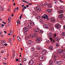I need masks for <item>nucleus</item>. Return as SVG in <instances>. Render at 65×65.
<instances>
[{"instance_id":"nucleus-1","label":"nucleus","mask_w":65,"mask_h":65,"mask_svg":"<svg viewBox=\"0 0 65 65\" xmlns=\"http://www.w3.org/2000/svg\"><path fill=\"white\" fill-rule=\"evenodd\" d=\"M54 62L55 64H60L61 63H62V62H61V61H57V59L56 58V56H54Z\"/></svg>"},{"instance_id":"nucleus-2","label":"nucleus","mask_w":65,"mask_h":65,"mask_svg":"<svg viewBox=\"0 0 65 65\" xmlns=\"http://www.w3.org/2000/svg\"><path fill=\"white\" fill-rule=\"evenodd\" d=\"M35 32H39V33H41V34H42V33H43V30H40V29L37 28H36L35 29Z\"/></svg>"},{"instance_id":"nucleus-3","label":"nucleus","mask_w":65,"mask_h":65,"mask_svg":"<svg viewBox=\"0 0 65 65\" xmlns=\"http://www.w3.org/2000/svg\"><path fill=\"white\" fill-rule=\"evenodd\" d=\"M34 9L35 10H37L38 11H39L41 9V8L40 6H37Z\"/></svg>"},{"instance_id":"nucleus-4","label":"nucleus","mask_w":65,"mask_h":65,"mask_svg":"<svg viewBox=\"0 0 65 65\" xmlns=\"http://www.w3.org/2000/svg\"><path fill=\"white\" fill-rule=\"evenodd\" d=\"M36 42L38 43H40L41 41H42L41 38H39L37 39L36 40Z\"/></svg>"},{"instance_id":"nucleus-5","label":"nucleus","mask_w":65,"mask_h":65,"mask_svg":"<svg viewBox=\"0 0 65 65\" xmlns=\"http://www.w3.org/2000/svg\"><path fill=\"white\" fill-rule=\"evenodd\" d=\"M45 16H42V18L43 19H46L47 20H48V16L45 14Z\"/></svg>"},{"instance_id":"nucleus-6","label":"nucleus","mask_w":65,"mask_h":65,"mask_svg":"<svg viewBox=\"0 0 65 65\" xmlns=\"http://www.w3.org/2000/svg\"><path fill=\"white\" fill-rule=\"evenodd\" d=\"M33 55L35 57H37L38 56V54L37 52H35L33 54Z\"/></svg>"},{"instance_id":"nucleus-7","label":"nucleus","mask_w":65,"mask_h":65,"mask_svg":"<svg viewBox=\"0 0 65 65\" xmlns=\"http://www.w3.org/2000/svg\"><path fill=\"white\" fill-rule=\"evenodd\" d=\"M46 50H44L42 51V54L43 55H44L45 54H46Z\"/></svg>"},{"instance_id":"nucleus-8","label":"nucleus","mask_w":65,"mask_h":65,"mask_svg":"<svg viewBox=\"0 0 65 65\" xmlns=\"http://www.w3.org/2000/svg\"><path fill=\"white\" fill-rule=\"evenodd\" d=\"M40 61H44V57L43 56L40 57L39 59Z\"/></svg>"},{"instance_id":"nucleus-9","label":"nucleus","mask_w":65,"mask_h":65,"mask_svg":"<svg viewBox=\"0 0 65 65\" xmlns=\"http://www.w3.org/2000/svg\"><path fill=\"white\" fill-rule=\"evenodd\" d=\"M28 44L29 45H32L33 44V42L31 40L28 41Z\"/></svg>"},{"instance_id":"nucleus-10","label":"nucleus","mask_w":65,"mask_h":65,"mask_svg":"<svg viewBox=\"0 0 65 65\" xmlns=\"http://www.w3.org/2000/svg\"><path fill=\"white\" fill-rule=\"evenodd\" d=\"M58 54H61L62 52V50L61 49H58L57 50Z\"/></svg>"},{"instance_id":"nucleus-11","label":"nucleus","mask_w":65,"mask_h":65,"mask_svg":"<svg viewBox=\"0 0 65 65\" xmlns=\"http://www.w3.org/2000/svg\"><path fill=\"white\" fill-rule=\"evenodd\" d=\"M33 63H34V62L33 61V60H31L29 62L28 64L29 65H32L33 64Z\"/></svg>"},{"instance_id":"nucleus-12","label":"nucleus","mask_w":65,"mask_h":65,"mask_svg":"<svg viewBox=\"0 0 65 65\" xmlns=\"http://www.w3.org/2000/svg\"><path fill=\"white\" fill-rule=\"evenodd\" d=\"M30 24L31 26H31L32 28V27H33V26H34V25H35V24H34V23L33 22H30Z\"/></svg>"},{"instance_id":"nucleus-13","label":"nucleus","mask_w":65,"mask_h":65,"mask_svg":"<svg viewBox=\"0 0 65 65\" xmlns=\"http://www.w3.org/2000/svg\"><path fill=\"white\" fill-rule=\"evenodd\" d=\"M24 31L25 32H28L29 31V29L27 27H25L24 28Z\"/></svg>"},{"instance_id":"nucleus-14","label":"nucleus","mask_w":65,"mask_h":65,"mask_svg":"<svg viewBox=\"0 0 65 65\" xmlns=\"http://www.w3.org/2000/svg\"><path fill=\"white\" fill-rule=\"evenodd\" d=\"M52 36L53 34L51 33H49L48 35V36L49 37H51V36Z\"/></svg>"},{"instance_id":"nucleus-15","label":"nucleus","mask_w":65,"mask_h":65,"mask_svg":"<svg viewBox=\"0 0 65 65\" xmlns=\"http://www.w3.org/2000/svg\"><path fill=\"white\" fill-rule=\"evenodd\" d=\"M26 26L27 27H28L29 28H32V26H30V25L28 23L27 24Z\"/></svg>"},{"instance_id":"nucleus-16","label":"nucleus","mask_w":65,"mask_h":65,"mask_svg":"<svg viewBox=\"0 0 65 65\" xmlns=\"http://www.w3.org/2000/svg\"><path fill=\"white\" fill-rule=\"evenodd\" d=\"M43 27L44 28H48L47 25L46 24H44Z\"/></svg>"},{"instance_id":"nucleus-17","label":"nucleus","mask_w":65,"mask_h":65,"mask_svg":"<svg viewBox=\"0 0 65 65\" xmlns=\"http://www.w3.org/2000/svg\"><path fill=\"white\" fill-rule=\"evenodd\" d=\"M1 43H5V42H6V41L4 40H1Z\"/></svg>"},{"instance_id":"nucleus-18","label":"nucleus","mask_w":65,"mask_h":65,"mask_svg":"<svg viewBox=\"0 0 65 65\" xmlns=\"http://www.w3.org/2000/svg\"><path fill=\"white\" fill-rule=\"evenodd\" d=\"M60 26V25L59 24H57L56 25L55 27L56 28H59V27Z\"/></svg>"},{"instance_id":"nucleus-19","label":"nucleus","mask_w":65,"mask_h":65,"mask_svg":"<svg viewBox=\"0 0 65 65\" xmlns=\"http://www.w3.org/2000/svg\"><path fill=\"white\" fill-rule=\"evenodd\" d=\"M59 18L60 19H62L63 18V15L61 14V15H60L59 16Z\"/></svg>"},{"instance_id":"nucleus-20","label":"nucleus","mask_w":65,"mask_h":65,"mask_svg":"<svg viewBox=\"0 0 65 65\" xmlns=\"http://www.w3.org/2000/svg\"><path fill=\"white\" fill-rule=\"evenodd\" d=\"M47 11L48 12H50V13L52 12V10L51 9H48L47 10Z\"/></svg>"},{"instance_id":"nucleus-21","label":"nucleus","mask_w":65,"mask_h":65,"mask_svg":"<svg viewBox=\"0 0 65 65\" xmlns=\"http://www.w3.org/2000/svg\"><path fill=\"white\" fill-rule=\"evenodd\" d=\"M55 20L54 19H51V22H52V23H54V22H55Z\"/></svg>"},{"instance_id":"nucleus-22","label":"nucleus","mask_w":65,"mask_h":65,"mask_svg":"<svg viewBox=\"0 0 65 65\" xmlns=\"http://www.w3.org/2000/svg\"><path fill=\"white\" fill-rule=\"evenodd\" d=\"M36 47L37 49L38 50H40V49L41 48V47L40 46H37Z\"/></svg>"},{"instance_id":"nucleus-23","label":"nucleus","mask_w":65,"mask_h":65,"mask_svg":"<svg viewBox=\"0 0 65 65\" xmlns=\"http://www.w3.org/2000/svg\"><path fill=\"white\" fill-rule=\"evenodd\" d=\"M31 35H29L28 36H26V38H27V39H29L30 38H31Z\"/></svg>"},{"instance_id":"nucleus-24","label":"nucleus","mask_w":65,"mask_h":65,"mask_svg":"<svg viewBox=\"0 0 65 65\" xmlns=\"http://www.w3.org/2000/svg\"><path fill=\"white\" fill-rule=\"evenodd\" d=\"M63 11L62 10H60L58 12V13L59 14H60V13H63Z\"/></svg>"},{"instance_id":"nucleus-25","label":"nucleus","mask_w":65,"mask_h":65,"mask_svg":"<svg viewBox=\"0 0 65 65\" xmlns=\"http://www.w3.org/2000/svg\"><path fill=\"white\" fill-rule=\"evenodd\" d=\"M31 51H35V48L33 47L31 48Z\"/></svg>"},{"instance_id":"nucleus-26","label":"nucleus","mask_w":65,"mask_h":65,"mask_svg":"<svg viewBox=\"0 0 65 65\" xmlns=\"http://www.w3.org/2000/svg\"><path fill=\"white\" fill-rule=\"evenodd\" d=\"M22 1L23 2H24V3H28V2H26V1H25V0H22Z\"/></svg>"},{"instance_id":"nucleus-27","label":"nucleus","mask_w":65,"mask_h":65,"mask_svg":"<svg viewBox=\"0 0 65 65\" xmlns=\"http://www.w3.org/2000/svg\"><path fill=\"white\" fill-rule=\"evenodd\" d=\"M59 40V38L58 37H57L56 38L55 40L56 41H58V40Z\"/></svg>"},{"instance_id":"nucleus-28","label":"nucleus","mask_w":65,"mask_h":65,"mask_svg":"<svg viewBox=\"0 0 65 65\" xmlns=\"http://www.w3.org/2000/svg\"><path fill=\"white\" fill-rule=\"evenodd\" d=\"M17 39L18 40H19V41H20L21 40V38L19 37H17Z\"/></svg>"},{"instance_id":"nucleus-29","label":"nucleus","mask_w":65,"mask_h":65,"mask_svg":"<svg viewBox=\"0 0 65 65\" xmlns=\"http://www.w3.org/2000/svg\"><path fill=\"white\" fill-rule=\"evenodd\" d=\"M48 25L50 27H52V24H51V23H48Z\"/></svg>"},{"instance_id":"nucleus-30","label":"nucleus","mask_w":65,"mask_h":65,"mask_svg":"<svg viewBox=\"0 0 65 65\" xmlns=\"http://www.w3.org/2000/svg\"><path fill=\"white\" fill-rule=\"evenodd\" d=\"M62 36H65V32H62L61 34Z\"/></svg>"},{"instance_id":"nucleus-31","label":"nucleus","mask_w":65,"mask_h":65,"mask_svg":"<svg viewBox=\"0 0 65 65\" xmlns=\"http://www.w3.org/2000/svg\"><path fill=\"white\" fill-rule=\"evenodd\" d=\"M11 17H10L9 18V19H8V21L9 22H10V21H11Z\"/></svg>"},{"instance_id":"nucleus-32","label":"nucleus","mask_w":65,"mask_h":65,"mask_svg":"<svg viewBox=\"0 0 65 65\" xmlns=\"http://www.w3.org/2000/svg\"><path fill=\"white\" fill-rule=\"evenodd\" d=\"M49 48L50 50H52L53 49V47L52 46H49Z\"/></svg>"},{"instance_id":"nucleus-33","label":"nucleus","mask_w":65,"mask_h":65,"mask_svg":"<svg viewBox=\"0 0 65 65\" xmlns=\"http://www.w3.org/2000/svg\"><path fill=\"white\" fill-rule=\"evenodd\" d=\"M13 34V32H12V30H11L10 32V34L11 35Z\"/></svg>"},{"instance_id":"nucleus-34","label":"nucleus","mask_w":65,"mask_h":65,"mask_svg":"<svg viewBox=\"0 0 65 65\" xmlns=\"http://www.w3.org/2000/svg\"><path fill=\"white\" fill-rule=\"evenodd\" d=\"M56 36H57V34H54L53 36L54 38H55Z\"/></svg>"},{"instance_id":"nucleus-35","label":"nucleus","mask_w":65,"mask_h":65,"mask_svg":"<svg viewBox=\"0 0 65 65\" xmlns=\"http://www.w3.org/2000/svg\"><path fill=\"white\" fill-rule=\"evenodd\" d=\"M51 4H50L49 5H48V7H49L51 8Z\"/></svg>"},{"instance_id":"nucleus-36","label":"nucleus","mask_w":65,"mask_h":65,"mask_svg":"<svg viewBox=\"0 0 65 65\" xmlns=\"http://www.w3.org/2000/svg\"><path fill=\"white\" fill-rule=\"evenodd\" d=\"M62 52L63 54H65V50L63 51Z\"/></svg>"},{"instance_id":"nucleus-37","label":"nucleus","mask_w":65,"mask_h":65,"mask_svg":"<svg viewBox=\"0 0 65 65\" xmlns=\"http://www.w3.org/2000/svg\"><path fill=\"white\" fill-rule=\"evenodd\" d=\"M44 4H45V5H46L48 4V3L47 2H46Z\"/></svg>"},{"instance_id":"nucleus-38","label":"nucleus","mask_w":65,"mask_h":65,"mask_svg":"<svg viewBox=\"0 0 65 65\" xmlns=\"http://www.w3.org/2000/svg\"><path fill=\"white\" fill-rule=\"evenodd\" d=\"M37 34L36 33H35V34L34 35V36L35 37H36V36H37Z\"/></svg>"},{"instance_id":"nucleus-39","label":"nucleus","mask_w":65,"mask_h":65,"mask_svg":"<svg viewBox=\"0 0 65 65\" xmlns=\"http://www.w3.org/2000/svg\"><path fill=\"white\" fill-rule=\"evenodd\" d=\"M56 45L57 47H58V46H59V44H58V43H56Z\"/></svg>"},{"instance_id":"nucleus-40","label":"nucleus","mask_w":65,"mask_h":65,"mask_svg":"<svg viewBox=\"0 0 65 65\" xmlns=\"http://www.w3.org/2000/svg\"><path fill=\"white\" fill-rule=\"evenodd\" d=\"M9 41L10 42H11V38H10L9 40Z\"/></svg>"},{"instance_id":"nucleus-41","label":"nucleus","mask_w":65,"mask_h":65,"mask_svg":"<svg viewBox=\"0 0 65 65\" xmlns=\"http://www.w3.org/2000/svg\"><path fill=\"white\" fill-rule=\"evenodd\" d=\"M37 18L38 19H40V16H38L37 17Z\"/></svg>"},{"instance_id":"nucleus-42","label":"nucleus","mask_w":65,"mask_h":65,"mask_svg":"<svg viewBox=\"0 0 65 65\" xmlns=\"http://www.w3.org/2000/svg\"><path fill=\"white\" fill-rule=\"evenodd\" d=\"M22 14H21V16L20 17V20L22 19Z\"/></svg>"},{"instance_id":"nucleus-43","label":"nucleus","mask_w":65,"mask_h":65,"mask_svg":"<svg viewBox=\"0 0 65 65\" xmlns=\"http://www.w3.org/2000/svg\"><path fill=\"white\" fill-rule=\"evenodd\" d=\"M8 25L9 26H10V25H11V23H10V22H9V23H8Z\"/></svg>"},{"instance_id":"nucleus-44","label":"nucleus","mask_w":65,"mask_h":65,"mask_svg":"<svg viewBox=\"0 0 65 65\" xmlns=\"http://www.w3.org/2000/svg\"><path fill=\"white\" fill-rule=\"evenodd\" d=\"M50 39L51 41H53V40L52 39V38H50Z\"/></svg>"},{"instance_id":"nucleus-45","label":"nucleus","mask_w":65,"mask_h":65,"mask_svg":"<svg viewBox=\"0 0 65 65\" xmlns=\"http://www.w3.org/2000/svg\"><path fill=\"white\" fill-rule=\"evenodd\" d=\"M1 8L2 11H3L4 9L3 8V7H1Z\"/></svg>"},{"instance_id":"nucleus-46","label":"nucleus","mask_w":65,"mask_h":65,"mask_svg":"<svg viewBox=\"0 0 65 65\" xmlns=\"http://www.w3.org/2000/svg\"><path fill=\"white\" fill-rule=\"evenodd\" d=\"M58 2V1H55L54 3H57Z\"/></svg>"},{"instance_id":"nucleus-47","label":"nucleus","mask_w":65,"mask_h":65,"mask_svg":"<svg viewBox=\"0 0 65 65\" xmlns=\"http://www.w3.org/2000/svg\"><path fill=\"white\" fill-rule=\"evenodd\" d=\"M33 37H34V36L33 35H31V38H33Z\"/></svg>"},{"instance_id":"nucleus-48","label":"nucleus","mask_w":65,"mask_h":65,"mask_svg":"<svg viewBox=\"0 0 65 65\" xmlns=\"http://www.w3.org/2000/svg\"><path fill=\"white\" fill-rule=\"evenodd\" d=\"M64 58V59H65V55H63L62 56Z\"/></svg>"},{"instance_id":"nucleus-49","label":"nucleus","mask_w":65,"mask_h":65,"mask_svg":"<svg viewBox=\"0 0 65 65\" xmlns=\"http://www.w3.org/2000/svg\"><path fill=\"white\" fill-rule=\"evenodd\" d=\"M24 10H25V9H24V8H23L22 10L23 12H24Z\"/></svg>"},{"instance_id":"nucleus-50","label":"nucleus","mask_w":65,"mask_h":65,"mask_svg":"<svg viewBox=\"0 0 65 65\" xmlns=\"http://www.w3.org/2000/svg\"><path fill=\"white\" fill-rule=\"evenodd\" d=\"M46 42H47V43H48L50 42V41H46Z\"/></svg>"},{"instance_id":"nucleus-51","label":"nucleus","mask_w":65,"mask_h":65,"mask_svg":"<svg viewBox=\"0 0 65 65\" xmlns=\"http://www.w3.org/2000/svg\"><path fill=\"white\" fill-rule=\"evenodd\" d=\"M2 23H3V24H6V23L3 22V21L2 22Z\"/></svg>"},{"instance_id":"nucleus-52","label":"nucleus","mask_w":65,"mask_h":65,"mask_svg":"<svg viewBox=\"0 0 65 65\" xmlns=\"http://www.w3.org/2000/svg\"><path fill=\"white\" fill-rule=\"evenodd\" d=\"M4 45H5V46H7V44L6 43H5L4 44Z\"/></svg>"},{"instance_id":"nucleus-53","label":"nucleus","mask_w":65,"mask_h":65,"mask_svg":"<svg viewBox=\"0 0 65 65\" xmlns=\"http://www.w3.org/2000/svg\"><path fill=\"white\" fill-rule=\"evenodd\" d=\"M24 61H26V58H24Z\"/></svg>"},{"instance_id":"nucleus-54","label":"nucleus","mask_w":65,"mask_h":65,"mask_svg":"<svg viewBox=\"0 0 65 65\" xmlns=\"http://www.w3.org/2000/svg\"><path fill=\"white\" fill-rule=\"evenodd\" d=\"M3 32L2 31H0V34H2L3 33Z\"/></svg>"},{"instance_id":"nucleus-55","label":"nucleus","mask_w":65,"mask_h":65,"mask_svg":"<svg viewBox=\"0 0 65 65\" xmlns=\"http://www.w3.org/2000/svg\"><path fill=\"white\" fill-rule=\"evenodd\" d=\"M60 1V2H61V3H63V1Z\"/></svg>"},{"instance_id":"nucleus-56","label":"nucleus","mask_w":65,"mask_h":65,"mask_svg":"<svg viewBox=\"0 0 65 65\" xmlns=\"http://www.w3.org/2000/svg\"><path fill=\"white\" fill-rule=\"evenodd\" d=\"M34 14H35L36 15H37V13H34Z\"/></svg>"},{"instance_id":"nucleus-57","label":"nucleus","mask_w":65,"mask_h":65,"mask_svg":"<svg viewBox=\"0 0 65 65\" xmlns=\"http://www.w3.org/2000/svg\"><path fill=\"white\" fill-rule=\"evenodd\" d=\"M16 61H19V59H17L16 60Z\"/></svg>"},{"instance_id":"nucleus-58","label":"nucleus","mask_w":65,"mask_h":65,"mask_svg":"<svg viewBox=\"0 0 65 65\" xmlns=\"http://www.w3.org/2000/svg\"><path fill=\"white\" fill-rule=\"evenodd\" d=\"M26 6L27 7H29V5H26Z\"/></svg>"},{"instance_id":"nucleus-59","label":"nucleus","mask_w":65,"mask_h":65,"mask_svg":"<svg viewBox=\"0 0 65 65\" xmlns=\"http://www.w3.org/2000/svg\"><path fill=\"white\" fill-rule=\"evenodd\" d=\"M19 9V7H17L16 8V10H18Z\"/></svg>"},{"instance_id":"nucleus-60","label":"nucleus","mask_w":65,"mask_h":65,"mask_svg":"<svg viewBox=\"0 0 65 65\" xmlns=\"http://www.w3.org/2000/svg\"><path fill=\"white\" fill-rule=\"evenodd\" d=\"M4 33H5L6 34L7 33V32H6V31H4Z\"/></svg>"},{"instance_id":"nucleus-61","label":"nucleus","mask_w":65,"mask_h":65,"mask_svg":"<svg viewBox=\"0 0 65 65\" xmlns=\"http://www.w3.org/2000/svg\"><path fill=\"white\" fill-rule=\"evenodd\" d=\"M5 25V24H3L2 25V27H4V26Z\"/></svg>"},{"instance_id":"nucleus-62","label":"nucleus","mask_w":65,"mask_h":65,"mask_svg":"<svg viewBox=\"0 0 65 65\" xmlns=\"http://www.w3.org/2000/svg\"><path fill=\"white\" fill-rule=\"evenodd\" d=\"M31 4H32L31 3L28 4V5H31Z\"/></svg>"},{"instance_id":"nucleus-63","label":"nucleus","mask_w":65,"mask_h":65,"mask_svg":"<svg viewBox=\"0 0 65 65\" xmlns=\"http://www.w3.org/2000/svg\"><path fill=\"white\" fill-rule=\"evenodd\" d=\"M39 65H42L41 63L39 64Z\"/></svg>"},{"instance_id":"nucleus-64","label":"nucleus","mask_w":65,"mask_h":65,"mask_svg":"<svg viewBox=\"0 0 65 65\" xmlns=\"http://www.w3.org/2000/svg\"><path fill=\"white\" fill-rule=\"evenodd\" d=\"M63 28H64V29H65V26H63Z\"/></svg>"}]
</instances>
